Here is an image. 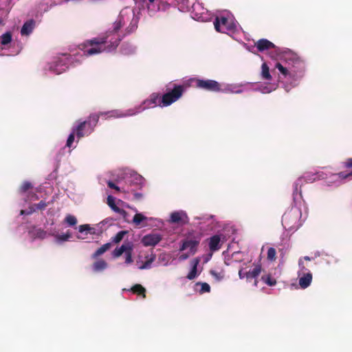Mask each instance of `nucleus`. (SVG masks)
<instances>
[{
  "instance_id": "1",
  "label": "nucleus",
  "mask_w": 352,
  "mask_h": 352,
  "mask_svg": "<svg viewBox=\"0 0 352 352\" xmlns=\"http://www.w3.org/2000/svg\"><path fill=\"white\" fill-rule=\"evenodd\" d=\"M139 17L131 8H123L112 25L104 34L88 41L86 52L89 55L111 52L116 50L121 40L138 28Z\"/></svg>"
},
{
  "instance_id": "2",
  "label": "nucleus",
  "mask_w": 352,
  "mask_h": 352,
  "mask_svg": "<svg viewBox=\"0 0 352 352\" xmlns=\"http://www.w3.org/2000/svg\"><path fill=\"white\" fill-rule=\"evenodd\" d=\"M307 68L306 60L289 49H283L279 52L274 69L278 79L285 81V89L288 91L291 88L298 86L305 77Z\"/></svg>"
},
{
  "instance_id": "3",
  "label": "nucleus",
  "mask_w": 352,
  "mask_h": 352,
  "mask_svg": "<svg viewBox=\"0 0 352 352\" xmlns=\"http://www.w3.org/2000/svg\"><path fill=\"white\" fill-rule=\"evenodd\" d=\"M88 47V41L83 45L80 51L74 54H63L54 57L44 67L45 72L58 75L64 73L71 67L80 64L85 56H90L86 52Z\"/></svg>"
},
{
  "instance_id": "4",
  "label": "nucleus",
  "mask_w": 352,
  "mask_h": 352,
  "mask_svg": "<svg viewBox=\"0 0 352 352\" xmlns=\"http://www.w3.org/2000/svg\"><path fill=\"white\" fill-rule=\"evenodd\" d=\"M214 26L217 32L226 34L234 39L242 32V28L234 15L227 10L222 11L216 16Z\"/></svg>"
},
{
  "instance_id": "5",
  "label": "nucleus",
  "mask_w": 352,
  "mask_h": 352,
  "mask_svg": "<svg viewBox=\"0 0 352 352\" xmlns=\"http://www.w3.org/2000/svg\"><path fill=\"white\" fill-rule=\"evenodd\" d=\"M287 209L282 217V226L283 228L292 233L296 232L303 223L302 210L300 208L302 200L296 203Z\"/></svg>"
},
{
  "instance_id": "6",
  "label": "nucleus",
  "mask_w": 352,
  "mask_h": 352,
  "mask_svg": "<svg viewBox=\"0 0 352 352\" xmlns=\"http://www.w3.org/2000/svg\"><path fill=\"white\" fill-rule=\"evenodd\" d=\"M324 179V173L323 172L307 173L302 177H299L293 184L292 197L294 201L297 203L302 200L301 186L303 182L312 183L316 180Z\"/></svg>"
},
{
  "instance_id": "7",
  "label": "nucleus",
  "mask_w": 352,
  "mask_h": 352,
  "mask_svg": "<svg viewBox=\"0 0 352 352\" xmlns=\"http://www.w3.org/2000/svg\"><path fill=\"white\" fill-rule=\"evenodd\" d=\"M100 116H102L100 112L99 113L91 114L88 119L85 121H78L76 125L78 132V138L80 139L82 137L89 135L94 130Z\"/></svg>"
},
{
  "instance_id": "8",
  "label": "nucleus",
  "mask_w": 352,
  "mask_h": 352,
  "mask_svg": "<svg viewBox=\"0 0 352 352\" xmlns=\"http://www.w3.org/2000/svg\"><path fill=\"white\" fill-rule=\"evenodd\" d=\"M261 265L259 263H253L251 266L245 265L241 267L239 270V277L240 279L245 278L248 282L254 279V285H258L257 278L261 272Z\"/></svg>"
},
{
  "instance_id": "9",
  "label": "nucleus",
  "mask_w": 352,
  "mask_h": 352,
  "mask_svg": "<svg viewBox=\"0 0 352 352\" xmlns=\"http://www.w3.org/2000/svg\"><path fill=\"white\" fill-rule=\"evenodd\" d=\"M183 92V86L174 85L171 91H168L162 96L160 107H164L170 105L182 96Z\"/></svg>"
},
{
  "instance_id": "10",
  "label": "nucleus",
  "mask_w": 352,
  "mask_h": 352,
  "mask_svg": "<svg viewBox=\"0 0 352 352\" xmlns=\"http://www.w3.org/2000/svg\"><path fill=\"white\" fill-rule=\"evenodd\" d=\"M160 104H161V97L158 94L153 93L140 104L133 107L134 112L132 114H139L146 109L160 106Z\"/></svg>"
},
{
  "instance_id": "11",
  "label": "nucleus",
  "mask_w": 352,
  "mask_h": 352,
  "mask_svg": "<svg viewBox=\"0 0 352 352\" xmlns=\"http://www.w3.org/2000/svg\"><path fill=\"white\" fill-rule=\"evenodd\" d=\"M12 43V34L10 31H7L3 33L1 36H0V56H10V55H16L18 54L21 47L17 48L16 50L12 52L11 53L6 52V51L8 50L10 45H11Z\"/></svg>"
},
{
  "instance_id": "12",
  "label": "nucleus",
  "mask_w": 352,
  "mask_h": 352,
  "mask_svg": "<svg viewBox=\"0 0 352 352\" xmlns=\"http://www.w3.org/2000/svg\"><path fill=\"white\" fill-rule=\"evenodd\" d=\"M326 184L328 186L338 187L344 183L345 180L352 179V171L350 173L340 172L331 174L329 177H326Z\"/></svg>"
},
{
  "instance_id": "13",
  "label": "nucleus",
  "mask_w": 352,
  "mask_h": 352,
  "mask_svg": "<svg viewBox=\"0 0 352 352\" xmlns=\"http://www.w3.org/2000/svg\"><path fill=\"white\" fill-rule=\"evenodd\" d=\"M191 16L192 19L199 21H207L210 19V14L208 10L199 1L192 4Z\"/></svg>"
},
{
  "instance_id": "14",
  "label": "nucleus",
  "mask_w": 352,
  "mask_h": 352,
  "mask_svg": "<svg viewBox=\"0 0 352 352\" xmlns=\"http://www.w3.org/2000/svg\"><path fill=\"white\" fill-rule=\"evenodd\" d=\"M191 80L195 82L197 88L213 92L219 91L220 83L214 80L192 78Z\"/></svg>"
},
{
  "instance_id": "15",
  "label": "nucleus",
  "mask_w": 352,
  "mask_h": 352,
  "mask_svg": "<svg viewBox=\"0 0 352 352\" xmlns=\"http://www.w3.org/2000/svg\"><path fill=\"white\" fill-rule=\"evenodd\" d=\"M200 236H187L182 241V244L179 247V251L182 252L185 250L189 249L190 254L193 255L197 252V248L200 243Z\"/></svg>"
},
{
  "instance_id": "16",
  "label": "nucleus",
  "mask_w": 352,
  "mask_h": 352,
  "mask_svg": "<svg viewBox=\"0 0 352 352\" xmlns=\"http://www.w3.org/2000/svg\"><path fill=\"white\" fill-rule=\"evenodd\" d=\"M32 188V184L28 181L24 182L20 189L19 193L21 196L23 197L24 202H28L32 201H35L38 199L36 193L33 192L32 191H29V190Z\"/></svg>"
},
{
  "instance_id": "17",
  "label": "nucleus",
  "mask_w": 352,
  "mask_h": 352,
  "mask_svg": "<svg viewBox=\"0 0 352 352\" xmlns=\"http://www.w3.org/2000/svg\"><path fill=\"white\" fill-rule=\"evenodd\" d=\"M168 221L171 223L186 225L189 223V218L186 211L180 210L173 212Z\"/></svg>"
},
{
  "instance_id": "18",
  "label": "nucleus",
  "mask_w": 352,
  "mask_h": 352,
  "mask_svg": "<svg viewBox=\"0 0 352 352\" xmlns=\"http://www.w3.org/2000/svg\"><path fill=\"white\" fill-rule=\"evenodd\" d=\"M226 237L223 234H214L207 239L210 251L213 253L219 250L225 241Z\"/></svg>"
},
{
  "instance_id": "19",
  "label": "nucleus",
  "mask_w": 352,
  "mask_h": 352,
  "mask_svg": "<svg viewBox=\"0 0 352 352\" xmlns=\"http://www.w3.org/2000/svg\"><path fill=\"white\" fill-rule=\"evenodd\" d=\"M133 112V109L131 108L126 111L115 109L109 111L100 112V114L102 116H107L108 118H122L135 116V114H132Z\"/></svg>"
},
{
  "instance_id": "20",
  "label": "nucleus",
  "mask_w": 352,
  "mask_h": 352,
  "mask_svg": "<svg viewBox=\"0 0 352 352\" xmlns=\"http://www.w3.org/2000/svg\"><path fill=\"white\" fill-rule=\"evenodd\" d=\"M49 235L54 237V242L57 245H63L65 242L70 241L72 233L67 231L65 233L58 234L56 228H50Z\"/></svg>"
},
{
  "instance_id": "21",
  "label": "nucleus",
  "mask_w": 352,
  "mask_h": 352,
  "mask_svg": "<svg viewBox=\"0 0 352 352\" xmlns=\"http://www.w3.org/2000/svg\"><path fill=\"white\" fill-rule=\"evenodd\" d=\"M195 219L199 221L197 226L201 229H211L216 223L214 217L210 214L196 217Z\"/></svg>"
},
{
  "instance_id": "22",
  "label": "nucleus",
  "mask_w": 352,
  "mask_h": 352,
  "mask_svg": "<svg viewBox=\"0 0 352 352\" xmlns=\"http://www.w3.org/2000/svg\"><path fill=\"white\" fill-rule=\"evenodd\" d=\"M244 91L242 84L220 83L219 92L225 94H241Z\"/></svg>"
},
{
  "instance_id": "23",
  "label": "nucleus",
  "mask_w": 352,
  "mask_h": 352,
  "mask_svg": "<svg viewBox=\"0 0 352 352\" xmlns=\"http://www.w3.org/2000/svg\"><path fill=\"white\" fill-rule=\"evenodd\" d=\"M79 131L76 129V125H74L72 128V132L69 135L65 148H68L69 153H71L72 151L76 147L78 142V132Z\"/></svg>"
},
{
  "instance_id": "24",
  "label": "nucleus",
  "mask_w": 352,
  "mask_h": 352,
  "mask_svg": "<svg viewBox=\"0 0 352 352\" xmlns=\"http://www.w3.org/2000/svg\"><path fill=\"white\" fill-rule=\"evenodd\" d=\"M162 240V236L159 233H151L146 234L142 239V243L144 246H155Z\"/></svg>"
},
{
  "instance_id": "25",
  "label": "nucleus",
  "mask_w": 352,
  "mask_h": 352,
  "mask_svg": "<svg viewBox=\"0 0 352 352\" xmlns=\"http://www.w3.org/2000/svg\"><path fill=\"white\" fill-rule=\"evenodd\" d=\"M256 45L257 50L260 52H263L264 50L273 48L275 50L277 56L278 55L279 52H281L283 50H280V48H277L273 43L265 38H261L258 40Z\"/></svg>"
},
{
  "instance_id": "26",
  "label": "nucleus",
  "mask_w": 352,
  "mask_h": 352,
  "mask_svg": "<svg viewBox=\"0 0 352 352\" xmlns=\"http://www.w3.org/2000/svg\"><path fill=\"white\" fill-rule=\"evenodd\" d=\"M200 263V258H193L190 263V270L186 276V278L191 280H194L197 277H198L201 273V270H198V265Z\"/></svg>"
},
{
  "instance_id": "27",
  "label": "nucleus",
  "mask_w": 352,
  "mask_h": 352,
  "mask_svg": "<svg viewBox=\"0 0 352 352\" xmlns=\"http://www.w3.org/2000/svg\"><path fill=\"white\" fill-rule=\"evenodd\" d=\"M298 278L300 288L305 289L310 286L313 276L311 272H307L298 274Z\"/></svg>"
},
{
  "instance_id": "28",
  "label": "nucleus",
  "mask_w": 352,
  "mask_h": 352,
  "mask_svg": "<svg viewBox=\"0 0 352 352\" xmlns=\"http://www.w3.org/2000/svg\"><path fill=\"white\" fill-rule=\"evenodd\" d=\"M126 175H129V177L127 178V181L129 183H130L131 185L138 187L142 186L144 179L142 175L133 170L129 171Z\"/></svg>"
},
{
  "instance_id": "29",
  "label": "nucleus",
  "mask_w": 352,
  "mask_h": 352,
  "mask_svg": "<svg viewBox=\"0 0 352 352\" xmlns=\"http://www.w3.org/2000/svg\"><path fill=\"white\" fill-rule=\"evenodd\" d=\"M145 258L146 261L144 263L142 261L140 257H139L138 259L136 261L138 269L141 270L151 269L152 267V263L156 258V256L155 254L152 253L150 255L146 256Z\"/></svg>"
},
{
  "instance_id": "30",
  "label": "nucleus",
  "mask_w": 352,
  "mask_h": 352,
  "mask_svg": "<svg viewBox=\"0 0 352 352\" xmlns=\"http://www.w3.org/2000/svg\"><path fill=\"white\" fill-rule=\"evenodd\" d=\"M134 245L131 241H124V243L119 248H116L112 252V255L115 258L120 256L127 250H133Z\"/></svg>"
},
{
  "instance_id": "31",
  "label": "nucleus",
  "mask_w": 352,
  "mask_h": 352,
  "mask_svg": "<svg viewBox=\"0 0 352 352\" xmlns=\"http://www.w3.org/2000/svg\"><path fill=\"white\" fill-rule=\"evenodd\" d=\"M277 85L276 83H259L254 88V91H259L262 94H270L276 90Z\"/></svg>"
},
{
  "instance_id": "32",
  "label": "nucleus",
  "mask_w": 352,
  "mask_h": 352,
  "mask_svg": "<svg viewBox=\"0 0 352 352\" xmlns=\"http://www.w3.org/2000/svg\"><path fill=\"white\" fill-rule=\"evenodd\" d=\"M47 206V204L44 201H41L37 204L30 205L28 210H21L20 215H30L37 210H43Z\"/></svg>"
},
{
  "instance_id": "33",
  "label": "nucleus",
  "mask_w": 352,
  "mask_h": 352,
  "mask_svg": "<svg viewBox=\"0 0 352 352\" xmlns=\"http://www.w3.org/2000/svg\"><path fill=\"white\" fill-rule=\"evenodd\" d=\"M107 204L113 212L118 213L124 218H126L127 212L124 210L120 208L116 205V199L113 196L109 195L107 197Z\"/></svg>"
},
{
  "instance_id": "34",
  "label": "nucleus",
  "mask_w": 352,
  "mask_h": 352,
  "mask_svg": "<svg viewBox=\"0 0 352 352\" xmlns=\"http://www.w3.org/2000/svg\"><path fill=\"white\" fill-rule=\"evenodd\" d=\"M35 26L36 21L34 19L26 21L21 29V34L22 36H29L33 32Z\"/></svg>"
},
{
  "instance_id": "35",
  "label": "nucleus",
  "mask_w": 352,
  "mask_h": 352,
  "mask_svg": "<svg viewBox=\"0 0 352 352\" xmlns=\"http://www.w3.org/2000/svg\"><path fill=\"white\" fill-rule=\"evenodd\" d=\"M49 230L50 229L44 230L41 228H34L32 230L29 232V235L32 239H45L47 236H50Z\"/></svg>"
},
{
  "instance_id": "36",
  "label": "nucleus",
  "mask_w": 352,
  "mask_h": 352,
  "mask_svg": "<svg viewBox=\"0 0 352 352\" xmlns=\"http://www.w3.org/2000/svg\"><path fill=\"white\" fill-rule=\"evenodd\" d=\"M161 0H146L145 3L150 14H153L160 9V2Z\"/></svg>"
},
{
  "instance_id": "37",
  "label": "nucleus",
  "mask_w": 352,
  "mask_h": 352,
  "mask_svg": "<svg viewBox=\"0 0 352 352\" xmlns=\"http://www.w3.org/2000/svg\"><path fill=\"white\" fill-rule=\"evenodd\" d=\"M210 274L216 283H219L225 278V272L222 269L211 270Z\"/></svg>"
},
{
  "instance_id": "38",
  "label": "nucleus",
  "mask_w": 352,
  "mask_h": 352,
  "mask_svg": "<svg viewBox=\"0 0 352 352\" xmlns=\"http://www.w3.org/2000/svg\"><path fill=\"white\" fill-rule=\"evenodd\" d=\"M137 47L129 43H124L121 47L120 52L124 55H131L133 54L136 52Z\"/></svg>"
},
{
  "instance_id": "39",
  "label": "nucleus",
  "mask_w": 352,
  "mask_h": 352,
  "mask_svg": "<svg viewBox=\"0 0 352 352\" xmlns=\"http://www.w3.org/2000/svg\"><path fill=\"white\" fill-rule=\"evenodd\" d=\"M108 264L105 261L99 259L93 264L92 270L95 272H100L106 270Z\"/></svg>"
},
{
  "instance_id": "40",
  "label": "nucleus",
  "mask_w": 352,
  "mask_h": 352,
  "mask_svg": "<svg viewBox=\"0 0 352 352\" xmlns=\"http://www.w3.org/2000/svg\"><path fill=\"white\" fill-rule=\"evenodd\" d=\"M132 209L134 212H135V214L133 218L132 222L136 226H140L142 223L148 219V218L145 217L142 213L138 212L135 208Z\"/></svg>"
},
{
  "instance_id": "41",
  "label": "nucleus",
  "mask_w": 352,
  "mask_h": 352,
  "mask_svg": "<svg viewBox=\"0 0 352 352\" xmlns=\"http://www.w3.org/2000/svg\"><path fill=\"white\" fill-rule=\"evenodd\" d=\"M261 78L265 80H271L272 78L270 74V67L265 62L261 65Z\"/></svg>"
},
{
  "instance_id": "42",
  "label": "nucleus",
  "mask_w": 352,
  "mask_h": 352,
  "mask_svg": "<svg viewBox=\"0 0 352 352\" xmlns=\"http://www.w3.org/2000/svg\"><path fill=\"white\" fill-rule=\"evenodd\" d=\"M111 246L110 243H107L100 247L91 256L92 258H96L106 252Z\"/></svg>"
},
{
  "instance_id": "43",
  "label": "nucleus",
  "mask_w": 352,
  "mask_h": 352,
  "mask_svg": "<svg viewBox=\"0 0 352 352\" xmlns=\"http://www.w3.org/2000/svg\"><path fill=\"white\" fill-rule=\"evenodd\" d=\"M177 6L181 12H185L190 10L188 0H177Z\"/></svg>"
},
{
  "instance_id": "44",
  "label": "nucleus",
  "mask_w": 352,
  "mask_h": 352,
  "mask_svg": "<svg viewBox=\"0 0 352 352\" xmlns=\"http://www.w3.org/2000/svg\"><path fill=\"white\" fill-rule=\"evenodd\" d=\"M195 285L197 287L200 286V289H199L200 294L208 293L210 291V287L207 283L197 282Z\"/></svg>"
},
{
  "instance_id": "45",
  "label": "nucleus",
  "mask_w": 352,
  "mask_h": 352,
  "mask_svg": "<svg viewBox=\"0 0 352 352\" xmlns=\"http://www.w3.org/2000/svg\"><path fill=\"white\" fill-rule=\"evenodd\" d=\"M261 280L263 283L269 286H274L276 284V280L270 275L263 276L261 277Z\"/></svg>"
},
{
  "instance_id": "46",
  "label": "nucleus",
  "mask_w": 352,
  "mask_h": 352,
  "mask_svg": "<svg viewBox=\"0 0 352 352\" xmlns=\"http://www.w3.org/2000/svg\"><path fill=\"white\" fill-rule=\"evenodd\" d=\"M65 222L67 224L68 226H74L77 223V219L72 214H67L65 218Z\"/></svg>"
},
{
  "instance_id": "47",
  "label": "nucleus",
  "mask_w": 352,
  "mask_h": 352,
  "mask_svg": "<svg viewBox=\"0 0 352 352\" xmlns=\"http://www.w3.org/2000/svg\"><path fill=\"white\" fill-rule=\"evenodd\" d=\"M131 290L133 293H137V294H143V297H145L144 293L146 292V289L141 285H139V284L135 285L133 287H132L131 288Z\"/></svg>"
},
{
  "instance_id": "48",
  "label": "nucleus",
  "mask_w": 352,
  "mask_h": 352,
  "mask_svg": "<svg viewBox=\"0 0 352 352\" xmlns=\"http://www.w3.org/2000/svg\"><path fill=\"white\" fill-rule=\"evenodd\" d=\"M127 233L126 231H120L118 232L113 238L112 241L114 243H119L120 241L122 240L124 238V236Z\"/></svg>"
},
{
  "instance_id": "49",
  "label": "nucleus",
  "mask_w": 352,
  "mask_h": 352,
  "mask_svg": "<svg viewBox=\"0 0 352 352\" xmlns=\"http://www.w3.org/2000/svg\"><path fill=\"white\" fill-rule=\"evenodd\" d=\"M298 267H299V270L298 271V274H301V273H305L307 272H310L305 266V264H304V262L302 261V258H300L299 260H298Z\"/></svg>"
},
{
  "instance_id": "50",
  "label": "nucleus",
  "mask_w": 352,
  "mask_h": 352,
  "mask_svg": "<svg viewBox=\"0 0 352 352\" xmlns=\"http://www.w3.org/2000/svg\"><path fill=\"white\" fill-rule=\"evenodd\" d=\"M133 250H127L124 254L125 262L126 265H129L133 263L132 258Z\"/></svg>"
},
{
  "instance_id": "51",
  "label": "nucleus",
  "mask_w": 352,
  "mask_h": 352,
  "mask_svg": "<svg viewBox=\"0 0 352 352\" xmlns=\"http://www.w3.org/2000/svg\"><path fill=\"white\" fill-rule=\"evenodd\" d=\"M0 12V25H3L9 12L8 10H1Z\"/></svg>"
},
{
  "instance_id": "52",
  "label": "nucleus",
  "mask_w": 352,
  "mask_h": 352,
  "mask_svg": "<svg viewBox=\"0 0 352 352\" xmlns=\"http://www.w3.org/2000/svg\"><path fill=\"white\" fill-rule=\"evenodd\" d=\"M158 260L160 262L163 263V265L168 266L169 265L168 261L169 258L168 256L166 254H161L159 255Z\"/></svg>"
},
{
  "instance_id": "53",
  "label": "nucleus",
  "mask_w": 352,
  "mask_h": 352,
  "mask_svg": "<svg viewBox=\"0 0 352 352\" xmlns=\"http://www.w3.org/2000/svg\"><path fill=\"white\" fill-rule=\"evenodd\" d=\"M79 232L88 234L89 230H91V226L89 224L80 225L78 228Z\"/></svg>"
},
{
  "instance_id": "54",
  "label": "nucleus",
  "mask_w": 352,
  "mask_h": 352,
  "mask_svg": "<svg viewBox=\"0 0 352 352\" xmlns=\"http://www.w3.org/2000/svg\"><path fill=\"white\" fill-rule=\"evenodd\" d=\"M276 250L274 248H270L267 250V259L270 261H274L276 258Z\"/></svg>"
},
{
  "instance_id": "55",
  "label": "nucleus",
  "mask_w": 352,
  "mask_h": 352,
  "mask_svg": "<svg viewBox=\"0 0 352 352\" xmlns=\"http://www.w3.org/2000/svg\"><path fill=\"white\" fill-rule=\"evenodd\" d=\"M107 186L109 188H112V189H115L117 191H120V187H118V186H116L113 182L111 181V180H109L107 182Z\"/></svg>"
},
{
  "instance_id": "56",
  "label": "nucleus",
  "mask_w": 352,
  "mask_h": 352,
  "mask_svg": "<svg viewBox=\"0 0 352 352\" xmlns=\"http://www.w3.org/2000/svg\"><path fill=\"white\" fill-rule=\"evenodd\" d=\"M115 219H113V218H106L105 219L102 220L100 224H102V225H105V224H109V225H112L114 222Z\"/></svg>"
},
{
  "instance_id": "57",
  "label": "nucleus",
  "mask_w": 352,
  "mask_h": 352,
  "mask_svg": "<svg viewBox=\"0 0 352 352\" xmlns=\"http://www.w3.org/2000/svg\"><path fill=\"white\" fill-rule=\"evenodd\" d=\"M344 168H352V158H348L345 162H342Z\"/></svg>"
},
{
  "instance_id": "58",
  "label": "nucleus",
  "mask_w": 352,
  "mask_h": 352,
  "mask_svg": "<svg viewBox=\"0 0 352 352\" xmlns=\"http://www.w3.org/2000/svg\"><path fill=\"white\" fill-rule=\"evenodd\" d=\"M190 254L185 253L179 256V261H184L186 260L189 256Z\"/></svg>"
},
{
  "instance_id": "59",
  "label": "nucleus",
  "mask_w": 352,
  "mask_h": 352,
  "mask_svg": "<svg viewBox=\"0 0 352 352\" xmlns=\"http://www.w3.org/2000/svg\"><path fill=\"white\" fill-rule=\"evenodd\" d=\"M134 197L136 199H140L142 197V194L140 193V192H135L134 193Z\"/></svg>"
},
{
  "instance_id": "60",
  "label": "nucleus",
  "mask_w": 352,
  "mask_h": 352,
  "mask_svg": "<svg viewBox=\"0 0 352 352\" xmlns=\"http://www.w3.org/2000/svg\"><path fill=\"white\" fill-rule=\"evenodd\" d=\"M89 234H96V228L91 226V230H89Z\"/></svg>"
},
{
  "instance_id": "61",
  "label": "nucleus",
  "mask_w": 352,
  "mask_h": 352,
  "mask_svg": "<svg viewBox=\"0 0 352 352\" xmlns=\"http://www.w3.org/2000/svg\"><path fill=\"white\" fill-rule=\"evenodd\" d=\"M302 258V261H303V260H305V261H310L314 260V258H313V257H310V256H304V257H303V258Z\"/></svg>"
},
{
  "instance_id": "62",
  "label": "nucleus",
  "mask_w": 352,
  "mask_h": 352,
  "mask_svg": "<svg viewBox=\"0 0 352 352\" xmlns=\"http://www.w3.org/2000/svg\"><path fill=\"white\" fill-rule=\"evenodd\" d=\"M212 256V253L211 252L210 254H209L207 256V257H206V259H205V261H206V262H208V261L211 258Z\"/></svg>"
},
{
  "instance_id": "63",
  "label": "nucleus",
  "mask_w": 352,
  "mask_h": 352,
  "mask_svg": "<svg viewBox=\"0 0 352 352\" xmlns=\"http://www.w3.org/2000/svg\"><path fill=\"white\" fill-rule=\"evenodd\" d=\"M320 252H315V253H314V256H313L314 259L315 258H317L318 256H320Z\"/></svg>"
},
{
  "instance_id": "64",
  "label": "nucleus",
  "mask_w": 352,
  "mask_h": 352,
  "mask_svg": "<svg viewBox=\"0 0 352 352\" xmlns=\"http://www.w3.org/2000/svg\"><path fill=\"white\" fill-rule=\"evenodd\" d=\"M77 238H78V239H83V238H82V237H81L80 236H77Z\"/></svg>"
}]
</instances>
